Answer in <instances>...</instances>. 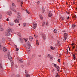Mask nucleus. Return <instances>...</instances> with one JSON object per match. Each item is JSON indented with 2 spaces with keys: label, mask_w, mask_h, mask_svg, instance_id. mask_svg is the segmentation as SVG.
<instances>
[{
  "label": "nucleus",
  "mask_w": 77,
  "mask_h": 77,
  "mask_svg": "<svg viewBox=\"0 0 77 77\" xmlns=\"http://www.w3.org/2000/svg\"><path fill=\"white\" fill-rule=\"evenodd\" d=\"M8 32H6L5 33V35L6 36H10L11 34H10V33L9 32H12V30L10 28H9L7 30Z\"/></svg>",
  "instance_id": "1"
},
{
  "label": "nucleus",
  "mask_w": 77,
  "mask_h": 77,
  "mask_svg": "<svg viewBox=\"0 0 77 77\" xmlns=\"http://www.w3.org/2000/svg\"><path fill=\"white\" fill-rule=\"evenodd\" d=\"M7 14L8 15L11 16V15H12V12L10 11H9L7 12Z\"/></svg>",
  "instance_id": "2"
},
{
  "label": "nucleus",
  "mask_w": 77,
  "mask_h": 77,
  "mask_svg": "<svg viewBox=\"0 0 77 77\" xmlns=\"http://www.w3.org/2000/svg\"><path fill=\"white\" fill-rule=\"evenodd\" d=\"M10 55V53L9 52H8L7 54H6L4 56V57L5 58H7V57H8Z\"/></svg>",
  "instance_id": "3"
},
{
  "label": "nucleus",
  "mask_w": 77,
  "mask_h": 77,
  "mask_svg": "<svg viewBox=\"0 0 77 77\" xmlns=\"http://www.w3.org/2000/svg\"><path fill=\"white\" fill-rule=\"evenodd\" d=\"M37 26V25L35 23H33V28L34 29H35L36 28V27Z\"/></svg>",
  "instance_id": "4"
},
{
  "label": "nucleus",
  "mask_w": 77,
  "mask_h": 77,
  "mask_svg": "<svg viewBox=\"0 0 77 77\" xmlns=\"http://www.w3.org/2000/svg\"><path fill=\"white\" fill-rule=\"evenodd\" d=\"M3 70V67L2 66V63H0V71Z\"/></svg>",
  "instance_id": "5"
},
{
  "label": "nucleus",
  "mask_w": 77,
  "mask_h": 77,
  "mask_svg": "<svg viewBox=\"0 0 77 77\" xmlns=\"http://www.w3.org/2000/svg\"><path fill=\"white\" fill-rule=\"evenodd\" d=\"M42 36L43 39H44V40H45V39H46V36H45V35L43 34Z\"/></svg>",
  "instance_id": "6"
},
{
  "label": "nucleus",
  "mask_w": 77,
  "mask_h": 77,
  "mask_svg": "<svg viewBox=\"0 0 77 77\" xmlns=\"http://www.w3.org/2000/svg\"><path fill=\"white\" fill-rule=\"evenodd\" d=\"M17 18L19 20H22V17L20 15H18L17 17Z\"/></svg>",
  "instance_id": "7"
},
{
  "label": "nucleus",
  "mask_w": 77,
  "mask_h": 77,
  "mask_svg": "<svg viewBox=\"0 0 77 77\" xmlns=\"http://www.w3.org/2000/svg\"><path fill=\"white\" fill-rule=\"evenodd\" d=\"M2 41L3 43H5V42H6V40L5 39V38H3L2 39Z\"/></svg>",
  "instance_id": "8"
},
{
  "label": "nucleus",
  "mask_w": 77,
  "mask_h": 77,
  "mask_svg": "<svg viewBox=\"0 0 77 77\" xmlns=\"http://www.w3.org/2000/svg\"><path fill=\"white\" fill-rule=\"evenodd\" d=\"M8 58L9 60H12V57H11L10 55H9L8 56Z\"/></svg>",
  "instance_id": "9"
},
{
  "label": "nucleus",
  "mask_w": 77,
  "mask_h": 77,
  "mask_svg": "<svg viewBox=\"0 0 77 77\" xmlns=\"http://www.w3.org/2000/svg\"><path fill=\"white\" fill-rule=\"evenodd\" d=\"M48 16L50 18L51 17V16H52V13L51 12H49V13Z\"/></svg>",
  "instance_id": "10"
},
{
  "label": "nucleus",
  "mask_w": 77,
  "mask_h": 77,
  "mask_svg": "<svg viewBox=\"0 0 77 77\" xmlns=\"http://www.w3.org/2000/svg\"><path fill=\"white\" fill-rule=\"evenodd\" d=\"M27 45L29 48H32V46H31V45H30L29 43L27 44Z\"/></svg>",
  "instance_id": "11"
},
{
  "label": "nucleus",
  "mask_w": 77,
  "mask_h": 77,
  "mask_svg": "<svg viewBox=\"0 0 77 77\" xmlns=\"http://www.w3.org/2000/svg\"><path fill=\"white\" fill-rule=\"evenodd\" d=\"M15 23H19V21L18 19H16L14 20Z\"/></svg>",
  "instance_id": "12"
},
{
  "label": "nucleus",
  "mask_w": 77,
  "mask_h": 77,
  "mask_svg": "<svg viewBox=\"0 0 77 77\" xmlns=\"http://www.w3.org/2000/svg\"><path fill=\"white\" fill-rule=\"evenodd\" d=\"M12 6L13 8H15V7L16 6H15V4H14V3H12Z\"/></svg>",
  "instance_id": "13"
},
{
  "label": "nucleus",
  "mask_w": 77,
  "mask_h": 77,
  "mask_svg": "<svg viewBox=\"0 0 77 77\" xmlns=\"http://www.w3.org/2000/svg\"><path fill=\"white\" fill-rule=\"evenodd\" d=\"M29 38L30 41H32L33 39V38L32 36H30Z\"/></svg>",
  "instance_id": "14"
},
{
  "label": "nucleus",
  "mask_w": 77,
  "mask_h": 77,
  "mask_svg": "<svg viewBox=\"0 0 77 77\" xmlns=\"http://www.w3.org/2000/svg\"><path fill=\"white\" fill-rule=\"evenodd\" d=\"M26 47V48L27 50V51L28 52H29V51H30V48H29L28 47Z\"/></svg>",
  "instance_id": "15"
},
{
  "label": "nucleus",
  "mask_w": 77,
  "mask_h": 77,
  "mask_svg": "<svg viewBox=\"0 0 77 77\" xmlns=\"http://www.w3.org/2000/svg\"><path fill=\"white\" fill-rule=\"evenodd\" d=\"M55 77H60V76L58 74V73H57L55 75Z\"/></svg>",
  "instance_id": "16"
},
{
  "label": "nucleus",
  "mask_w": 77,
  "mask_h": 77,
  "mask_svg": "<svg viewBox=\"0 0 77 77\" xmlns=\"http://www.w3.org/2000/svg\"><path fill=\"white\" fill-rule=\"evenodd\" d=\"M15 47L16 48V51H18V50H19L18 48H17V46L16 45H15Z\"/></svg>",
  "instance_id": "17"
},
{
  "label": "nucleus",
  "mask_w": 77,
  "mask_h": 77,
  "mask_svg": "<svg viewBox=\"0 0 77 77\" xmlns=\"http://www.w3.org/2000/svg\"><path fill=\"white\" fill-rule=\"evenodd\" d=\"M36 44L38 46L39 45V42H38V41L37 40H36Z\"/></svg>",
  "instance_id": "18"
},
{
  "label": "nucleus",
  "mask_w": 77,
  "mask_h": 77,
  "mask_svg": "<svg viewBox=\"0 0 77 77\" xmlns=\"http://www.w3.org/2000/svg\"><path fill=\"white\" fill-rule=\"evenodd\" d=\"M64 36H66L67 37V36H68V34H67V33H64Z\"/></svg>",
  "instance_id": "19"
},
{
  "label": "nucleus",
  "mask_w": 77,
  "mask_h": 77,
  "mask_svg": "<svg viewBox=\"0 0 77 77\" xmlns=\"http://www.w3.org/2000/svg\"><path fill=\"white\" fill-rule=\"evenodd\" d=\"M19 39L20 41V42L21 43H23V39H21V38H19Z\"/></svg>",
  "instance_id": "20"
},
{
  "label": "nucleus",
  "mask_w": 77,
  "mask_h": 77,
  "mask_svg": "<svg viewBox=\"0 0 77 77\" xmlns=\"http://www.w3.org/2000/svg\"><path fill=\"white\" fill-rule=\"evenodd\" d=\"M45 26V23L44 22L42 24V26L44 27V26Z\"/></svg>",
  "instance_id": "21"
},
{
  "label": "nucleus",
  "mask_w": 77,
  "mask_h": 77,
  "mask_svg": "<svg viewBox=\"0 0 77 77\" xmlns=\"http://www.w3.org/2000/svg\"><path fill=\"white\" fill-rule=\"evenodd\" d=\"M7 50L6 48H5V47L3 48V51L4 52H5Z\"/></svg>",
  "instance_id": "22"
},
{
  "label": "nucleus",
  "mask_w": 77,
  "mask_h": 77,
  "mask_svg": "<svg viewBox=\"0 0 77 77\" xmlns=\"http://www.w3.org/2000/svg\"><path fill=\"white\" fill-rule=\"evenodd\" d=\"M54 67H55V68H56L58 66H57V64H54Z\"/></svg>",
  "instance_id": "23"
},
{
  "label": "nucleus",
  "mask_w": 77,
  "mask_h": 77,
  "mask_svg": "<svg viewBox=\"0 0 77 77\" xmlns=\"http://www.w3.org/2000/svg\"><path fill=\"white\" fill-rule=\"evenodd\" d=\"M40 19H41V20L42 21V20H43V17H42V16L40 15Z\"/></svg>",
  "instance_id": "24"
},
{
  "label": "nucleus",
  "mask_w": 77,
  "mask_h": 77,
  "mask_svg": "<svg viewBox=\"0 0 77 77\" xmlns=\"http://www.w3.org/2000/svg\"><path fill=\"white\" fill-rule=\"evenodd\" d=\"M54 33H57V30H56V29H54Z\"/></svg>",
  "instance_id": "25"
},
{
  "label": "nucleus",
  "mask_w": 77,
  "mask_h": 77,
  "mask_svg": "<svg viewBox=\"0 0 77 77\" xmlns=\"http://www.w3.org/2000/svg\"><path fill=\"white\" fill-rule=\"evenodd\" d=\"M76 26H77V25H74V24H73L72 26V27L73 28H74V27H76Z\"/></svg>",
  "instance_id": "26"
},
{
  "label": "nucleus",
  "mask_w": 77,
  "mask_h": 77,
  "mask_svg": "<svg viewBox=\"0 0 77 77\" xmlns=\"http://www.w3.org/2000/svg\"><path fill=\"white\" fill-rule=\"evenodd\" d=\"M56 68H57V71H59V67L58 66Z\"/></svg>",
  "instance_id": "27"
},
{
  "label": "nucleus",
  "mask_w": 77,
  "mask_h": 77,
  "mask_svg": "<svg viewBox=\"0 0 77 77\" xmlns=\"http://www.w3.org/2000/svg\"><path fill=\"white\" fill-rule=\"evenodd\" d=\"M73 57L74 58V60H75V54H73Z\"/></svg>",
  "instance_id": "28"
},
{
  "label": "nucleus",
  "mask_w": 77,
  "mask_h": 77,
  "mask_svg": "<svg viewBox=\"0 0 77 77\" xmlns=\"http://www.w3.org/2000/svg\"><path fill=\"white\" fill-rule=\"evenodd\" d=\"M49 24L48 23V22H47L46 23L45 26H48Z\"/></svg>",
  "instance_id": "29"
},
{
  "label": "nucleus",
  "mask_w": 77,
  "mask_h": 77,
  "mask_svg": "<svg viewBox=\"0 0 77 77\" xmlns=\"http://www.w3.org/2000/svg\"><path fill=\"white\" fill-rule=\"evenodd\" d=\"M23 27H26V23H24L23 24Z\"/></svg>",
  "instance_id": "30"
},
{
  "label": "nucleus",
  "mask_w": 77,
  "mask_h": 77,
  "mask_svg": "<svg viewBox=\"0 0 77 77\" xmlns=\"http://www.w3.org/2000/svg\"><path fill=\"white\" fill-rule=\"evenodd\" d=\"M30 75L28 74H27L26 75V77H30Z\"/></svg>",
  "instance_id": "31"
},
{
  "label": "nucleus",
  "mask_w": 77,
  "mask_h": 77,
  "mask_svg": "<svg viewBox=\"0 0 77 77\" xmlns=\"http://www.w3.org/2000/svg\"><path fill=\"white\" fill-rule=\"evenodd\" d=\"M26 12H27V13H28V14H30V12L29 11V10H26Z\"/></svg>",
  "instance_id": "32"
},
{
  "label": "nucleus",
  "mask_w": 77,
  "mask_h": 77,
  "mask_svg": "<svg viewBox=\"0 0 77 77\" xmlns=\"http://www.w3.org/2000/svg\"><path fill=\"white\" fill-rule=\"evenodd\" d=\"M50 60H53V57H51L50 58Z\"/></svg>",
  "instance_id": "33"
},
{
  "label": "nucleus",
  "mask_w": 77,
  "mask_h": 77,
  "mask_svg": "<svg viewBox=\"0 0 77 77\" xmlns=\"http://www.w3.org/2000/svg\"><path fill=\"white\" fill-rule=\"evenodd\" d=\"M3 28H2V27H0V31H3Z\"/></svg>",
  "instance_id": "34"
},
{
  "label": "nucleus",
  "mask_w": 77,
  "mask_h": 77,
  "mask_svg": "<svg viewBox=\"0 0 77 77\" xmlns=\"http://www.w3.org/2000/svg\"><path fill=\"white\" fill-rule=\"evenodd\" d=\"M9 24L10 26H13L14 25V23H10Z\"/></svg>",
  "instance_id": "35"
},
{
  "label": "nucleus",
  "mask_w": 77,
  "mask_h": 77,
  "mask_svg": "<svg viewBox=\"0 0 77 77\" xmlns=\"http://www.w3.org/2000/svg\"><path fill=\"white\" fill-rule=\"evenodd\" d=\"M32 57H35V54H32Z\"/></svg>",
  "instance_id": "36"
},
{
  "label": "nucleus",
  "mask_w": 77,
  "mask_h": 77,
  "mask_svg": "<svg viewBox=\"0 0 77 77\" xmlns=\"http://www.w3.org/2000/svg\"><path fill=\"white\" fill-rule=\"evenodd\" d=\"M19 62H23V60H19Z\"/></svg>",
  "instance_id": "37"
},
{
  "label": "nucleus",
  "mask_w": 77,
  "mask_h": 77,
  "mask_svg": "<svg viewBox=\"0 0 77 77\" xmlns=\"http://www.w3.org/2000/svg\"><path fill=\"white\" fill-rule=\"evenodd\" d=\"M52 71L53 72V73H54V71H55V70H54V69H52Z\"/></svg>",
  "instance_id": "38"
},
{
  "label": "nucleus",
  "mask_w": 77,
  "mask_h": 77,
  "mask_svg": "<svg viewBox=\"0 0 77 77\" xmlns=\"http://www.w3.org/2000/svg\"><path fill=\"white\" fill-rule=\"evenodd\" d=\"M67 39V37H66V36H64V39L65 40H66Z\"/></svg>",
  "instance_id": "39"
},
{
  "label": "nucleus",
  "mask_w": 77,
  "mask_h": 77,
  "mask_svg": "<svg viewBox=\"0 0 77 77\" xmlns=\"http://www.w3.org/2000/svg\"><path fill=\"white\" fill-rule=\"evenodd\" d=\"M61 19L62 20H63L65 19V18L64 17H61Z\"/></svg>",
  "instance_id": "40"
},
{
  "label": "nucleus",
  "mask_w": 77,
  "mask_h": 77,
  "mask_svg": "<svg viewBox=\"0 0 77 77\" xmlns=\"http://www.w3.org/2000/svg\"><path fill=\"white\" fill-rule=\"evenodd\" d=\"M34 37H35V38H37V37H38V35H34Z\"/></svg>",
  "instance_id": "41"
},
{
  "label": "nucleus",
  "mask_w": 77,
  "mask_h": 77,
  "mask_svg": "<svg viewBox=\"0 0 77 77\" xmlns=\"http://www.w3.org/2000/svg\"><path fill=\"white\" fill-rule=\"evenodd\" d=\"M50 48L52 50H54V49L53 48V47H52V46H51L50 47Z\"/></svg>",
  "instance_id": "42"
},
{
  "label": "nucleus",
  "mask_w": 77,
  "mask_h": 77,
  "mask_svg": "<svg viewBox=\"0 0 77 77\" xmlns=\"http://www.w3.org/2000/svg\"><path fill=\"white\" fill-rule=\"evenodd\" d=\"M12 11H14V12H16V10H15L14 9H12Z\"/></svg>",
  "instance_id": "43"
},
{
  "label": "nucleus",
  "mask_w": 77,
  "mask_h": 77,
  "mask_svg": "<svg viewBox=\"0 0 77 77\" xmlns=\"http://www.w3.org/2000/svg\"><path fill=\"white\" fill-rule=\"evenodd\" d=\"M2 15H0V20L2 19Z\"/></svg>",
  "instance_id": "44"
},
{
  "label": "nucleus",
  "mask_w": 77,
  "mask_h": 77,
  "mask_svg": "<svg viewBox=\"0 0 77 77\" xmlns=\"http://www.w3.org/2000/svg\"><path fill=\"white\" fill-rule=\"evenodd\" d=\"M58 61L59 62H60V60L59 59H58Z\"/></svg>",
  "instance_id": "45"
},
{
  "label": "nucleus",
  "mask_w": 77,
  "mask_h": 77,
  "mask_svg": "<svg viewBox=\"0 0 77 77\" xmlns=\"http://www.w3.org/2000/svg\"><path fill=\"white\" fill-rule=\"evenodd\" d=\"M74 18H77V16L75 15L74 16Z\"/></svg>",
  "instance_id": "46"
},
{
  "label": "nucleus",
  "mask_w": 77,
  "mask_h": 77,
  "mask_svg": "<svg viewBox=\"0 0 77 77\" xmlns=\"http://www.w3.org/2000/svg\"><path fill=\"white\" fill-rule=\"evenodd\" d=\"M13 63H12V62L11 63V65L12 66H13Z\"/></svg>",
  "instance_id": "47"
},
{
  "label": "nucleus",
  "mask_w": 77,
  "mask_h": 77,
  "mask_svg": "<svg viewBox=\"0 0 77 77\" xmlns=\"http://www.w3.org/2000/svg\"><path fill=\"white\" fill-rule=\"evenodd\" d=\"M5 25H6V23H4L3 25V26L4 27V26H5Z\"/></svg>",
  "instance_id": "48"
},
{
  "label": "nucleus",
  "mask_w": 77,
  "mask_h": 77,
  "mask_svg": "<svg viewBox=\"0 0 77 77\" xmlns=\"http://www.w3.org/2000/svg\"><path fill=\"white\" fill-rule=\"evenodd\" d=\"M69 17L68 16V17H67V20H69Z\"/></svg>",
  "instance_id": "49"
},
{
  "label": "nucleus",
  "mask_w": 77,
  "mask_h": 77,
  "mask_svg": "<svg viewBox=\"0 0 77 77\" xmlns=\"http://www.w3.org/2000/svg\"><path fill=\"white\" fill-rule=\"evenodd\" d=\"M24 40H25V42H26L27 41V39H24Z\"/></svg>",
  "instance_id": "50"
},
{
  "label": "nucleus",
  "mask_w": 77,
  "mask_h": 77,
  "mask_svg": "<svg viewBox=\"0 0 77 77\" xmlns=\"http://www.w3.org/2000/svg\"><path fill=\"white\" fill-rule=\"evenodd\" d=\"M73 4H75V1H74V0L73 1Z\"/></svg>",
  "instance_id": "51"
},
{
  "label": "nucleus",
  "mask_w": 77,
  "mask_h": 77,
  "mask_svg": "<svg viewBox=\"0 0 77 77\" xmlns=\"http://www.w3.org/2000/svg\"><path fill=\"white\" fill-rule=\"evenodd\" d=\"M38 4H39V3H40V2H39V1H38L37 2Z\"/></svg>",
  "instance_id": "52"
},
{
  "label": "nucleus",
  "mask_w": 77,
  "mask_h": 77,
  "mask_svg": "<svg viewBox=\"0 0 77 77\" xmlns=\"http://www.w3.org/2000/svg\"><path fill=\"white\" fill-rule=\"evenodd\" d=\"M44 11H45L44 10V9L43 8V10H42V12H44Z\"/></svg>",
  "instance_id": "53"
},
{
  "label": "nucleus",
  "mask_w": 77,
  "mask_h": 77,
  "mask_svg": "<svg viewBox=\"0 0 77 77\" xmlns=\"http://www.w3.org/2000/svg\"><path fill=\"white\" fill-rule=\"evenodd\" d=\"M17 14H18V15H20V12H18L17 13Z\"/></svg>",
  "instance_id": "54"
},
{
  "label": "nucleus",
  "mask_w": 77,
  "mask_h": 77,
  "mask_svg": "<svg viewBox=\"0 0 77 77\" xmlns=\"http://www.w3.org/2000/svg\"><path fill=\"white\" fill-rule=\"evenodd\" d=\"M23 1H21V4H23Z\"/></svg>",
  "instance_id": "55"
},
{
  "label": "nucleus",
  "mask_w": 77,
  "mask_h": 77,
  "mask_svg": "<svg viewBox=\"0 0 77 77\" xmlns=\"http://www.w3.org/2000/svg\"><path fill=\"white\" fill-rule=\"evenodd\" d=\"M7 21H9V19H8V18H7Z\"/></svg>",
  "instance_id": "56"
},
{
  "label": "nucleus",
  "mask_w": 77,
  "mask_h": 77,
  "mask_svg": "<svg viewBox=\"0 0 77 77\" xmlns=\"http://www.w3.org/2000/svg\"><path fill=\"white\" fill-rule=\"evenodd\" d=\"M74 43H72L71 44V45L73 46L74 45Z\"/></svg>",
  "instance_id": "57"
},
{
  "label": "nucleus",
  "mask_w": 77,
  "mask_h": 77,
  "mask_svg": "<svg viewBox=\"0 0 77 77\" xmlns=\"http://www.w3.org/2000/svg\"><path fill=\"white\" fill-rule=\"evenodd\" d=\"M41 55H38V57H41Z\"/></svg>",
  "instance_id": "58"
},
{
  "label": "nucleus",
  "mask_w": 77,
  "mask_h": 77,
  "mask_svg": "<svg viewBox=\"0 0 77 77\" xmlns=\"http://www.w3.org/2000/svg\"><path fill=\"white\" fill-rule=\"evenodd\" d=\"M15 66H16V68H17V67H18V65H16Z\"/></svg>",
  "instance_id": "59"
},
{
  "label": "nucleus",
  "mask_w": 77,
  "mask_h": 77,
  "mask_svg": "<svg viewBox=\"0 0 77 77\" xmlns=\"http://www.w3.org/2000/svg\"><path fill=\"white\" fill-rule=\"evenodd\" d=\"M1 47V43L0 42V48Z\"/></svg>",
  "instance_id": "60"
},
{
  "label": "nucleus",
  "mask_w": 77,
  "mask_h": 77,
  "mask_svg": "<svg viewBox=\"0 0 77 77\" xmlns=\"http://www.w3.org/2000/svg\"><path fill=\"white\" fill-rule=\"evenodd\" d=\"M27 71V70H25V73H26L27 72H26V71Z\"/></svg>",
  "instance_id": "61"
},
{
  "label": "nucleus",
  "mask_w": 77,
  "mask_h": 77,
  "mask_svg": "<svg viewBox=\"0 0 77 77\" xmlns=\"http://www.w3.org/2000/svg\"><path fill=\"white\" fill-rule=\"evenodd\" d=\"M67 52L68 53V50H67Z\"/></svg>",
  "instance_id": "62"
},
{
  "label": "nucleus",
  "mask_w": 77,
  "mask_h": 77,
  "mask_svg": "<svg viewBox=\"0 0 77 77\" xmlns=\"http://www.w3.org/2000/svg\"><path fill=\"white\" fill-rule=\"evenodd\" d=\"M20 24H19V25L20 26Z\"/></svg>",
  "instance_id": "63"
},
{
  "label": "nucleus",
  "mask_w": 77,
  "mask_h": 77,
  "mask_svg": "<svg viewBox=\"0 0 77 77\" xmlns=\"http://www.w3.org/2000/svg\"><path fill=\"white\" fill-rule=\"evenodd\" d=\"M69 50H70V48H69Z\"/></svg>",
  "instance_id": "64"
}]
</instances>
